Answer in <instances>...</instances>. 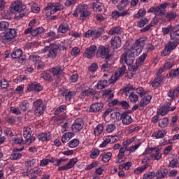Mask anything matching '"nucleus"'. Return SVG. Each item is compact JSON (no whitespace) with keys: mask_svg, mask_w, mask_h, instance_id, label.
I'll use <instances>...</instances> for the list:
<instances>
[{"mask_svg":"<svg viewBox=\"0 0 179 179\" xmlns=\"http://www.w3.org/2000/svg\"><path fill=\"white\" fill-rule=\"evenodd\" d=\"M170 38L171 41L168 42V43L165 45L164 50L162 51L164 57H166V55H170V52H171L173 50H176V48H177V47L178 46L179 29L171 32Z\"/></svg>","mask_w":179,"mask_h":179,"instance_id":"f257e3e1","label":"nucleus"},{"mask_svg":"<svg viewBox=\"0 0 179 179\" xmlns=\"http://www.w3.org/2000/svg\"><path fill=\"white\" fill-rule=\"evenodd\" d=\"M59 51V45L55 43H51L42 49V52H48L47 58L50 59H55Z\"/></svg>","mask_w":179,"mask_h":179,"instance_id":"f03ea898","label":"nucleus"},{"mask_svg":"<svg viewBox=\"0 0 179 179\" xmlns=\"http://www.w3.org/2000/svg\"><path fill=\"white\" fill-rule=\"evenodd\" d=\"M124 62L127 65H132L135 62V52H133L132 49H129L122 55L120 58V62Z\"/></svg>","mask_w":179,"mask_h":179,"instance_id":"7ed1b4c3","label":"nucleus"},{"mask_svg":"<svg viewBox=\"0 0 179 179\" xmlns=\"http://www.w3.org/2000/svg\"><path fill=\"white\" fill-rule=\"evenodd\" d=\"M34 108V114L37 117H40V115H43L44 112L45 111V108H47V106L43 103V100L37 99L33 103Z\"/></svg>","mask_w":179,"mask_h":179,"instance_id":"20e7f679","label":"nucleus"},{"mask_svg":"<svg viewBox=\"0 0 179 179\" xmlns=\"http://www.w3.org/2000/svg\"><path fill=\"white\" fill-rule=\"evenodd\" d=\"M167 3H162L156 7H151L148 10V13H155L156 16H163L167 13L166 8H167Z\"/></svg>","mask_w":179,"mask_h":179,"instance_id":"39448f33","label":"nucleus"},{"mask_svg":"<svg viewBox=\"0 0 179 179\" xmlns=\"http://www.w3.org/2000/svg\"><path fill=\"white\" fill-rule=\"evenodd\" d=\"M78 15L80 20H86V18L90 16V11H87V6H80L76 8L73 16L78 17Z\"/></svg>","mask_w":179,"mask_h":179,"instance_id":"423d86ee","label":"nucleus"},{"mask_svg":"<svg viewBox=\"0 0 179 179\" xmlns=\"http://www.w3.org/2000/svg\"><path fill=\"white\" fill-rule=\"evenodd\" d=\"M62 9H64V6L58 3H48L47 6L45 8V10H50V15H54L55 12L62 10Z\"/></svg>","mask_w":179,"mask_h":179,"instance_id":"0eeeda50","label":"nucleus"},{"mask_svg":"<svg viewBox=\"0 0 179 179\" xmlns=\"http://www.w3.org/2000/svg\"><path fill=\"white\" fill-rule=\"evenodd\" d=\"M4 34V40L7 41H12V40H15V37H17L16 29L14 28H8L3 32Z\"/></svg>","mask_w":179,"mask_h":179,"instance_id":"6e6552de","label":"nucleus"},{"mask_svg":"<svg viewBox=\"0 0 179 179\" xmlns=\"http://www.w3.org/2000/svg\"><path fill=\"white\" fill-rule=\"evenodd\" d=\"M145 43V40L143 39H137L133 46L130 48L132 51L136 50V55H139L141 52H142V50H143V48H142V45L141 44Z\"/></svg>","mask_w":179,"mask_h":179,"instance_id":"1a4fd4ad","label":"nucleus"},{"mask_svg":"<svg viewBox=\"0 0 179 179\" xmlns=\"http://www.w3.org/2000/svg\"><path fill=\"white\" fill-rule=\"evenodd\" d=\"M78 163V158H73L64 166L58 168V171H64V170H69L72 167L75 166V164Z\"/></svg>","mask_w":179,"mask_h":179,"instance_id":"9d476101","label":"nucleus"},{"mask_svg":"<svg viewBox=\"0 0 179 179\" xmlns=\"http://www.w3.org/2000/svg\"><path fill=\"white\" fill-rule=\"evenodd\" d=\"M83 128V120L82 119H76L71 126L73 132H79Z\"/></svg>","mask_w":179,"mask_h":179,"instance_id":"9b49d317","label":"nucleus"},{"mask_svg":"<svg viewBox=\"0 0 179 179\" xmlns=\"http://www.w3.org/2000/svg\"><path fill=\"white\" fill-rule=\"evenodd\" d=\"M103 107H104L103 103L96 102L95 103H93L90 106V113H97L100 111V110H102Z\"/></svg>","mask_w":179,"mask_h":179,"instance_id":"f8f14e48","label":"nucleus"},{"mask_svg":"<svg viewBox=\"0 0 179 179\" xmlns=\"http://www.w3.org/2000/svg\"><path fill=\"white\" fill-rule=\"evenodd\" d=\"M110 44L113 50H117L121 47V38L120 36H115L113 39L110 41Z\"/></svg>","mask_w":179,"mask_h":179,"instance_id":"ddd939ff","label":"nucleus"},{"mask_svg":"<svg viewBox=\"0 0 179 179\" xmlns=\"http://www.w3.org/2000/svg\"><path fill=\"white\" fill-rule=\"evenodd\" d=\"M27 90H29V92H31L33 90H35V92H41V90H43V86H41L40 83L37 82H34L29 85Z\"/></svg>","mask_w":179,"mask_h":179,"instance_id":"4468645a","label":"nucleus"},{"mask_svg":"<svg viewBox=\"0 0 179 179\" xmlns=\"http://www.w3.org/2000/svg\"><path fill=\"white\" fill-rule=\"evenodd\" d=\"M45 37L48 38H49V39L45 41V43H51V41H54V40L59 38L58 36H57V34L54 31H50L45 34Z\"/></svg>","mask_w":179,"mask_h":179,"instance_id":"2eb2a0df","label":"nucleus"},{"mask_svg":"<svg viewBox=\"0 0 179 179\" xmlns=\"http://www.w3.org/2000/svg\"><path fill=\"white\" fill-rule=\"evenodd\" d=\"M127 69V66L125 64H122V67L116 70L115 73V80H118L122 75H124L125 70Z\"/></svg>","mask_w":179,"mask_h":179,"instance_id":"dca6fc26","label":"nucleus"},{"mask_svg":"<svg viewBox=\"0 0 179 179\" xmlns=\"http://www.w3.org/2000/svg\"><path fill=\"white\" fill-rule=\"evenodd\" d=\"M38 138L42 142H48L51 139V133H41L38 135Z\"/></svg>","mask_w":179,"mask_h":179,"instance_id":"f3484780","label":"nucleus"},{"mask_svg":"<svg viewBox=\"0 0 179 179\" xmlns=\"http://www.w3.org/2000/svg\"><path fill=\"white\" fill-rule=\"evenodd\" d=\"M97 50V47L96 45H91L90 48H87L85 50V54L87 58H92L94 55V52Z\"/></svg>","mask_w":179,"mask_h":179,"instance_id":"a211bd4d","label":"nucleus"},{"mask_svg":"<svg viewBox=\"0 0 179 179\" xmlns=\"http://www.w3.org/2000/svg\"><path fill=\"white\" fill-rule=\"evenodd\" d=\"M29 173H31V178L29 179H37L40 176L43 174V171L38 169L36 170L30 169Z\"/></svg>","mask_w":179,"mask_h":179,"instance_id":"6ab92c4d","label":"nucleus"},{"mask_svg":"<svg viewBox=\"0 0 179 179\" xmlns=\"http://www.w3.org/2000/svg\"><path fill=\"white\" fill-rule=\"evenodd\" d=\"M11 9L17 12L18 13H21L23 12V6H22V2L14 3L10 5Z\"/></svg>","mask_w":179,"mask_h":179,"instance_id":"aec40b11","label":"nucleus"},{"mask_svg":"<svg viewBox=\"0 0 179 179\" xmlns=\"http://www.w3.org/2000/svg\"><path fill=\"white\" fill-rule=\"evenodd\" d=\"M162 82H163V76L157 74L153 82L151 83V85L152 87H159Z\"/></svg>","mask_w":179,"mask_h":179,"instance_id":"412c9836","label":"nucleus"},{"mask_svg":"<svg viewBox=\"0 0 179 179\" xmlns=\"http://www.w3.org/2000/svg\"><path fill=\"white\" fill-rule=\"evenodd\" d=\"M167 174H169V171L166 169H160L158 171H157L155 177H157L158 179H162L164 178Z\"/></svg>","mask_w":179,"mask_h":179,"instance_id":"4be33fe9","label":"nucleus"},{"mask_svg":"<svg viewBox=\"0 0 179 179\" xmlns=\"http://www.w3.org/2000/svg\"><path fill=\"white\" fill-rule=\"evenodd\" d=\"M50 72L54 75V76H57V78H59L62 73H64V71H62V68L61 66H56L52 68L50 70Z\"/></svg>","mask_w":179,"mask_h":179,"instance_id":"5701e85b","label":"nucleus"},{"mask_svg":"<svg viewBox=\"0 0 179 179\" xmlns=\"http://www.w3.org/2000/svg\"><path fill=\"white\" fill-rule=\"evenodd\" d=\"M154 22H151L150 24L146 25L145 27L141 29V33H146V31H149L150 30V28L153 27V26H156L157 24L158 21L157 18L156 17H154Z\"/></svg>","mask_w":179,"mask_h":179,"instance_id":"b1692460","label":"nucleus"},{"mask_svg":"<svg viewBox=\"0 0 179 179\" xmlns=\"http://www.w3.org/2000/svg\"><path fill=\"white\" fill-rule=\"evenodd\" d=\"M176 108H177V106H173L168 109L167 108H165L164 106H162L158 112L160 115L164 116L167 113H169V111H174Z\"/></svg>","mask_w":179,"mask_h":179,"instance_id":"393cba45","label":"nucleus"},{"mask_svg":"<svg viewBox=\"0 0 179 179\" xmlns=\"http://www.w3.org/2000/svg\"><path fill=\"white\" fill-rule=\"evenodd\" d=\"M31 136V129L29 127L24 128L23 136L25 138V142H29L30 136Z\"/></svg>","mask_w":179,"mask_h":179,"instance_id":"a878e982","label":"nucleus"},{"mask_svg":"<svg viewBox=\"0 0 179 179\" xmlns=\"http://www.w3.org/2000/svg\"><path fill=\"white\" fill-rule=\"evenodd\" d=\"M69 30V25L66 22H62L58 28L59 33L65 34Z\"/></svg>","mask_w":179,"mask_h":179,"instance_id":"bb28decb","label":"nucleus"},{"mask_svg":"<svg viewBox=\"0 0 179 179\" xmlns=\"http://www.w3.org/2000/svg\"><path fill=\"white\" fill-rule=\"evenodd\" d=\"M73 136H75L74 133H65L62 137V142H63V143H66V142H68V141H69L71 138H73Z\"/></svg>","mask_w":179,"mask_h":179,"instance_id":"cd10ccee","label":"nucleus"},{"mask_svg":"<svg viewBox=\"0 0 179 179\" xmlns=\"http://www.w3.org/2000/svg\"><path fill=\"white\" fill-rule=\"evenodd\" d=\"M152 100V96L150 95H148L143 97L140 101V107H145V106H148L150 101Z\"/></svg>","mask_w":179,"mask_h":179,"instance_id":"c85d7f7f","label":"nucleus"},{"mask_svg":"<svg viewBox=\"0 0 179 179\" xmlns=\"http://www.w3.org/2000/svg\"><path fill=\"white\" fill-rule=\"evenodd\" d=\"M108 54V50H107V48L104 46H100L96 52V57H100L101 55L102 57H104Z\"/></svg>","mask_w":179,"mask_h":179,"instance_id":"c756f323","label":"nucleus"},{"mask_svg":"<svg viewBox=\"0 0 179 179\" xmlns=\"http://www.w3.org/2000/svg\"><path fill=\"white\" fill-rule=\"evenodd\" d=\"M22 54H23V51H22V50L15 49L12 52L10 56L13 59H16L17 58H20V57H22Z\"/></svg>","mask_w":179,"mask_h":179,"instance_id":"7c9ffc66","label":"nucleus"},{"mask_svg":"<svg viewBox=\"0 0 179 179\" xmlns=\"http://www.w3.org/2000/svg\"><path fill=\"white\" fill-rule=\"evenodd\" d=\"M122 122L124 125H129L132 122V117L129 115H124L122 117Z\"/></svg>","mask_w":179,"mask_h":179,"instance_id":"2f4dec72","label":"nucleus"},{"mask_svg":"<svg viewBox=\"0 0 179 179\" xmlns=\"http://www.w3.org/2000/svg\"><path fill=\"white\" fill-rule=\"evenodd\" d=\"M43 33H44V28L43 27H39L35 29H32V31H31V34L34 37H36V36H38V34H41Z\"/></svg>","mask_w":179,"mask_h":179,"instance_id":"473e14b6","label":"nucleus"},{"mask_svg":"<svg viewBox=\"0 0 179 179\" xmlns=\"http://www.w3.org/2000/svg\"><path fill=\"white\" fill-rule=\"evenodd\" d=\"M175 30H176V27H173V26L170 25L168 27L162 28V33H163L164 36H167V34H169V33H173V31H174Z\"/></svg>","mask_w":179,"mask_h":179,"instance_id":"72a5a7b5","label":"nucleus"},{"mask_svg":"<svg viewBox=\"0 0 179 179\" xmlns=\"http://www.w3.org/2000/svg\"><path fill=\"white\" fill-rule=\"evenodd\" d=\"M108 85V81H107V80H100L98 81L96 87L99 90H101L102 89H104V87H106V86H107Z\"/></svg>","mask_w":179,"mask_h":179,"instance_id":"f704fd0d","label":"nucleus"},{"mask_svg":"<svg viewBox=\"0 0 179 179\" xmlns=\"http://www.w3.org/2000/svg\"><path fill=\"white\" fill-rule=\"evenodd\" d=\"M104 129V126L102 124H99L97 127L94 129V135L99 136V135H101Z\"/></svg>","mask_w":179,"mask_h":179,"instance_id":"c9c22d12","label":"nucleus"},{"mask_svg":"<svg viewBox=\"0 0 179 179\" xmlns=\"http://www.w3.org/2000/svg\"><path fill=\"white\" fill-rule=\"evenodd\" d=\"M20 110L26 113L29 110V107H30L29 102L24 101L19 106Z\"/></svg>","mask_w":179,"mask_h":179,"instance_id":"e433bc0d","label":"nucleus"},{"mask_svg":"<svg viewBox=\"0 0 179 179\" xmlns=\"http://www.w3.org/2000/svg\"><path fill=\"white\" fill-rule=\"evenodd\" d=\"M166 132L164 130H159L157 132H155L152 134V136H155L157 139H160V138H164Z\"/></svg>","mask_w":179,"mask_h":179,"instance_id":"4c0bfd02","label":"nucleus"},{"mask_svg":"<svg viewBox=\"0 0 179 179\" xmlns=\"http://www.w3.org/2000/svg\"><path fill=\"white\" fill-rule=\"evenodd\" d=\"M108 34H110V36H114V34H121V27H116L112 28L109 32Z\"/></svg>","mask_w":179,"mask_h":179,"instance_id":"58836bf2","label":"nucleus"},{"mask_svg":"<svg viewBox=\"0 0 179 179\" xmlns=\"http://www.w3.org/2000/svg\"><path fill=\"white\" fill-rule=\"evenodd\" d=\"M160 149L156 148L155 153L151 155V159H155V160H160L162 159V154H160Z\"/></svg>","mask_w":179,"mask_h":179,"instance_id":"ea45409f","label":"nucleus"},{"mask_svg":"<svg viewBox=\"0 0 179 179\" xmlns=\"http://www.w3.org/2000/svg\"><path fill=\"white\" fill-rule=\"evenodd\" d=\"M8 27H9V22L6 21L0 22V31H5L6 30H8Z\"/></svg>","mask_w":179,"mask_h":179,"instance_id":"a19ab883","label":"nucleus"},{"mask_svg":"<svg viewBox=\"0 0 179 179\" xmlns=\"http://www.w3.org/2000/svg\"><path fill=\"white\" fill-rule=\"evenodd\" d=\"M41 78H42L45 80H48V82H52V80H53L52 76H51V75H50V73H46V72H43L41 75Z\"/></svg>","mask_w":179,"mask_h":179,"instance_id":"79ce46f5","label":"nucleus"},{"mask_svg":"<svg viewBox=\"0 0 179 179\" xmlns=\"http://www.w3.org/2000/svg\"><path fill=\"white\" fill-rule=\"evenodd\" d=\"M149 23V20L148 18H142L137 22L138 27L142 28L143 26H145V24H148Z\"/></svg>","mask_w":179,"mask_h":179,"instance_id":"37998d69","label":"nucleus"},{"mask_svg":"<svg viewBox=\"0 0 179 179\" xmlns=\"http://www.w3.org/2000/svg\"><path fill=\"white\" fill-rule=\"evenodd\" d=\"M146 57H148V54L143 53L141 56H140L136 60V62L138 64V65H142L145 60L146 59Z\"/></svg>","mask_w":179,"mask_h":179,"instance_id":"c03bdc74","label":"nucleus"},{"mask_svg":"<svg viewBox=\"0 0 179 179\" xmlns=\"http://www.w3.org/2000/svg\"><path fill=\"white\" fill-rule=\"evenodd\" d=\"M36 162H37V159L29 157V160H27L25 163L27 167H33L34 164H36Z\"/></svg>","mask_w":179,"mask_h":179,"instance_id":"a18cd8bd","label":"nucleus"},{"mask_svg":"<svg viewBox=\"0 0 179 179\" xmlns=\"http://www.w3.org/2000/svg\"><path fill=\"white\" fill-rule=\"evenodd\" d=\"M29 60L32 61V62H35V65H37V64H40V62H41L40 56L30 55Z\"/></svg>","mask_w":179,"mask_h":179,"instance_id":"49530a36","label":"nucleus"},{"mask_svg":"<svg viewBox=\"0 0 179 179\" xmlns=\"http://www.w3.org/2000/svg\"><path fill=\"white\" fill-rule=\"evenodd\" d=\"M149 167V164H146L145 165L138 167L134 170L135 174H141L144 170H146L147 168Z\"/></svg>","mask_w":179,"mask_h":179,"instance_id":"de8ad7c7","label":"nucleus"},{"mask_svg":"<svg viewBox=\"0 0 179 179\" xmlns=\"http://www.w3.org/2000/svg\"><path fill=\"white\" fill-rule=\"evenodd\" d=\"M129 99L132 103H136V101H138V100L139 99V97L138 96V94L131 92L129 96Z\"/></svg>","mask_w":179,"mask_h":179,"instance_id":"09e8293b","label":"nucleus"},{"mask_svg":"<svg viewBox=\"0 0 179 179\" xmlns=\"http://www.w3.org/2000/svg\"><path fill=\"white\" fill-rule=\"evenodd\" d=\"M167 125H169V117H164L161 122H159V127H160V128H166Z\"/></svg>","mask_w":179,"mask_h":179,"instance_id":"8fccbe9b","label":"nucleus"},{"mask_svg":"<svg viewBox=\"0 0 179 179\" xmlns=\"http://www.w3.org/2000/svg\"><path fill=\"white\" fill-rule=\"evenodd\" d=\"M178 94V93H176V91L174 90L171 89L168 92V97H170L171 101H173L176 99L175 96H177Z\"/></svg>","mask_w":179,"mask_h":179,"instance_id":"3c124183","label":"nucleus"},{"mask_svg":"<svg viewBox=\"0 0 179 179\" xmlns=\"http://www.w3.org/2000/svg\"><path fill=\"white\" fill-rule=\"evenodd\" d=\"M69 148H73L79 146V140L75 138L69 143Z\"/></svg>","mask_w":179,"mask_h":179,"instance_id":"603ef678","label":"nucleus"},{"mask_svg":"<svg viewBox=\"0 0 179 179\" xmlns=\"http://www.w3.org/2000/svg\"><path fill=\"white\" fill-rule=\"evenodd\" d=\"M176 12L171 11L166 14V18L168 19L169 22H171V20H174V19H176Z\"/></svg>","mask_w":179,"mask_h":179,"instance_id":"864d4df0","label":"nucleus"},{"mask_svg":"<svg viewBox=\"0 0 179 179\" xmlns=\"http://www.w3.org/2000/svg\"><path fill=\"white\" fill-rule=\"evenodd\" d=\"M112 156L113 154H111V152H108L105 154L102 157V162H103V163H107L110 162V159H111Z\"/></svg>","mask_w":179,"mask_h":179,"instance_id":"5fc2aeb1","label":"nucleus"},{"mask_svg":"<svg viewBox=\"0 0 179 179\" xmlns=\"http://www.w3.org/2000/svg\"><path fill=\"white\" fill-rule=\"evenodd\" d=\"M64 110H66V105H62L59 108H57L54 114L55 115H58L59 114H61L64 111Z\"/></svg>","mask_w":179,"mask_h":179,"instance_id":"6e6d98bb","label":"nucleus"},{"mask_svg":"<svg viewBox=\"0 0 179 179\" xmlns=\"http://www.w3.org/2000/svg\"><path fill=\"white\" fill-rule=\"evenodd\" d=\"M31 10L33 13H38L40 12V7L36 3H34L31 6Z\"/></svg>","mask_w":179,"mask_h":179,"instance_id":"4d7b16f0","label":"nucleus"},{"mask_svg":"<svg viewBox=\"0 0 179 179\" xmlns=\"http://www.w3.org/2000/svg\"><path fill=\"white\" fill-rule=\"evenodd\" d=\"M103 34H104V28H99L96 31H94L95 38H99V37H101Z\"/></svg>","mask_w":179,"mask_h":179,"instance_id":"13d9d810","label":"nucleus"},{"mask_svg":"<svg viewBox=\"0 0 179 179\" xmlns=\"http://www.w3.org/2000/svg\"><path fill=\"white\" fill-rule=\"evenodd\" d=\"M99 155H100V150L97 148H94V150L91 152L90 157L91 159H96Z\"/></svg>","mask_w":179,"mask_h":179,"instance_id":"bf43d9fd","label":"nucleus"},{"mask_svg":"<svg viewBox=\"0 0 179 179\" xmlns=\"http://www.w3.org/2000/svg\"><path fill=\"white\" fill-rule=\"evenodd\" d=\"M138 15H134V17H136V19H139L140 17H142V16H145L146 15V10L145 8H141L138 11Z\"/></svg>","mask_w":179,"mask_h":179,"instance_id":"052dcab7","label":"nucleus"},{"mask_svg":"<svg viewBox=\"0 0 179 179\" xmlns=\"http://www.w3.org/2000/svg\"><path fill=\"white\" fill-rule=\"evenodd\" d=\"M76 92L75 91H71V92H69L66 94L65 97H66V100L67 101H70L71 99H72V97H73V96H76Z\"/></svg>","mask_w":179,"mask_h":179,"instance_id":"680f3d73","label":"nucleus"},{"mask_svg":"<svg viewBox=\"0 0 179 179\" xmlns=\"http://www.w3.org/2000/svg\"><path fill=\"white\" fill-rule=\"evenodd\" d=\"M170 78H172L173 76L175 78H178L179 76V68L176 69V70H171L169 73Z\"/></svg>","mask_w":179,"mask_h":179,"instance_id":"e2e57ef3","label":"nucleus"},{"mask_svg":"<svg viewBox=\"0 0 179 179\" xmlns=\"http://www.w3.org/2000/svg\"><path fill=\"white\" fill-rule=\"evenodd\" d=\"M155 171H152V172H148V173H145L144 175H143V179H152V178H153L154 177H155Z\"/></svg>","mask_w":179,"mask_h":179,"instance_id":"0e129e2a","label":"nucleus"},{"mask_svg":"<svg viewBox=\"0 0 179 179\" xmlns=\"http://www.w3.org/2000/svg\"><path fill=\"white\" fill-rule=\"evenodd\" d=\"M14 145H24L26 142H24V140L19 138V137L15 138L13 141Z\"/></svg>","mask_w":179,"mask_h":179,"instance_id":"69168bd1","label":"nucleus"},{"mask_svg":"<svg viewBox=\"0 0 179 179\" xmlns=\"http://www.w3.org/2000/svg\"><path fill=\"white\" fill-rule=\"evenodd\" d=\"M20 157H22V153L14 152L11 154L10 159L11 160H17V159H20Z\"/></svg>","mask_w":179,"mask_h":179,"instance_id":"338daca9","label":"nucleus"},{"mask_svg":"<svg viewBox=\"0 0 179 179\" xmlns=\"http://www.w3.org/2000/svg\"><path fill=\"white\" fill-rule=\"evenodd\" d=\"M115 129V125L111 124H108L106 126V131L109 134H111Z\"/></svg>","mask_w":179,"mask_h":179,"instance_id":"774afa93","label":"nucleus"}]
</instances>
